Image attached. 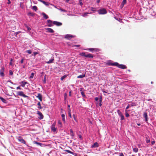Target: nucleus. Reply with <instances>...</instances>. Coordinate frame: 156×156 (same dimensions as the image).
Segmentation results:
<instances>
[{
    "label": "nucleus",
    "mask_w": 156,
    "mask_h": 156,
    "mask_svg": "<svg viewBox=\"0 0 156 156\" xmlns=\"http://www.w3.org/2000/svg\"><path fill=\"white\" fill-rule=\"evenodd\" d=\"M110 64L112 66H117L119 68L123 69H126L127 68L126 66L122 64L119 65V64L117 62L110 63Z\"/></svg>",
    "instance_id": "obj_1"
},
{
    "label": "nucleus",
    "mask_w": 156,
    "mask_h": 156,
    "mask_svg": "<svg viewBox=\"0 0 156 156\" xmlns=\"http://www.w3.org/2000/svg\"><path fill=\"white\" fill-rule=\"evenodd\" d=\"M80 55L82 56H84L87 58H93L94 57L93 55L90 54H88L87 52H82L80 53Z\"/></svg>",
    "instance_id": "obj_2"
},
{
    "label": "nucleus",
    "mask_w": 156,
    "mask_h": 156,
    "mask_svg": "<svg viewBox=\"0 0 156 156\" xmlns=\"http://www.w3.org/2000/svg\"><path fill=\"white\" fill-rule=\"evenodd\" d=\"M98 13L99 14H104L107 13V11L105 8L100 9L98 10Z\"/></svg>",
    "instance_id": "obj_3"
},
{
    "label": "nucleus",
    "mask_w": 156,
    "mask_h": 156,
    "mask_svg": "<svg viewBox=\"0 0 156 156\" xmlns=\"http://www.w3.org/2000/svg\"><path fill=\"white\" fill-rule=\"evenodd\" d=\"M56 124V122L55 121L52 124L51 127V130L53 132H55L56 131L57 128L55 127Z\"/></svg>",
    "instance_id": "obj_4"
},
{
    "label": "nucleus",
    "mask_w": 156,
    "mask_h": 156,
    "mask_svg": "<svg viewBox=\"0 0 156 156\" xmlns=\"http://www.w3.org/2000/svg\"><path fill=\"white\" fill-rule=\"evenodd\" d=\"M17 95L22 96L24 98H27L28 97V96L24 94V93L23 91H18L17 92Z\"/></svg>",
    "instance_id": "obj_5"
},
{
    "label": "nucleus",
    "mask_w": 156,
    "mask_h": 156,
    "mask_svg": "<svg viewBox=\"0 0 156 156\" xmlns=\"http://www.w3.org/2000/svg\"><path fill=\"white\" fill-rule=\"evenodd\" d=\"M17 139L19 142L23 144H26L25 141L21 136L18 137L17 138Z\"/></svg>",
    "instance_id": "obj_6"
},
{
    "label": "nucleus",
    "mask_w": 156,
    "mask_h": 156,
    "mask_svg": "<svg viewBox=\"0 0 156 156\" xmlns=\"http://www.w3.org/2000/svg\"><path fill=\"white\" fill-rule=\"evenodd\" d=\"M117 112L118 114L121 117V120H123L124 119V116L123 114H122V113L119 110H117Z\"/></svg>",
    "instance_id": "obj_7"
},
{
    "label": "nucleus",
    "mask_w": 156,
    "mask_h": 156,
    "mask_svg": "<svg viewBox=\"0 0 156 156\" xmlns=\"http://www.w3.org/2000/svg\"><path fill=\"white\" fill-rule=\"evenodd\" d=\"M86 50H88L89 51H91L92 52H93L94 51H99V50L98 49L96 48H87L86 49Z\"/></svg>",
    "instance_id": "obj_8"
},
{
    "label": "nucleus",
    "mask_w": 156,
    "mask_h": 156,
    "mask_svg": "<svg viewBox=\"0 0 156 156\" xmlns=\"http://www.w3.org/2000/svg\"><path fill=\"white\" fill-rule=\"evenodd\" d=\"M74 37V36L72 35H71L70 34H67L65 36V38L69 40Z\"/></svg>",
    "instance_id": "obj_9"
},
{
    "label": "nucleus",
    "mask_w": 156,
    "mask_h": 156,
    "mask_svg": "<svg viewBox=\"0 0 156 156\" xmlns=\"http://www.w3.org/2000/svg\"><path fill=\"white\" fill-rule=\"evenodd\" d=\"M52 23L54 25H56L58 26H61L62 25V23H61L56 21H53Z\"/></svg>",
    "instance_id": "obj_10"
},
{
    "label": "nucleus",
    "mask_w": 156,
    "mask_h": 156,
    "mask_svg": "<svg viewBox=\"0 0 156 156\" xmlns=\"http://www.w3.org/2000/svg\"><path fill=\"white\" fill-rule=\"evenodd\" d=\"M48 26L49 27H51L52 26V21L51 20H47Z\"/></svg>",
    "instance_id": "obj_11"
},
{
    "label": "nucleus",
    "mask_w": 156,
    "mask_h": 156,
    "mask_svg": "<svg viewBox=\"0 0 156 156\" xmlns=\"http://www.w3.org/2000/svg\"><path fill=\"white\" fill-rule=\"evenodd\" d=\"M4 68H2L0 71V75L1 76H4Z\"/></svg>",
    "instance_id": "obj_12"
},
{
    "label": "nucleus",
    "mask_w": 156,
    "mask_h": 156,
    "mask_svg": "<svg viewBox=\"0 0 156 156\" xmlns=\"http://www.w3.org/2000/svg\"><path fill=\"white\" fill-rule=\"evenodd\" d=\"M36 97L38 98L40 101H42V95L41 94L38 93L37 94V95L36 96Z\"/></svg>",
    "instance_id": "obj_13"
},
{
    "label": "nucleus",
    "mask_w": 156,
    "mask_h": 156,
    "mask_svg": "<svg viewBox=\"0 0 156 156\" xmlns=\"http://www.w3.org/2000/svg\"><path fill=\"white\" fill-rule=\"evenodd\" d=\"M38 115L40 116L39 118L40 119H42L43 118L44 116L42 113L39 111H38L37 112Z\"/></svg>",
    "instance_id": "obj_14"
},
{
    "label": "nucleus",
    "mask_w": 156,
    "mask_h": 156,
    "mask_svg": "<svg viewBox=\"0 0 156 156\" xmlns=\"http://www.w3.org/2000/svg\"><path fill=\"white\" fill-rule=\"evenodd\" d=\"M99 147L98 144L97 142H95L94 143V144L92 145L91 147L92 148L97 147Z\"/></svg>",
    "instance_id": "obj_15"
},
{
    "label": "nucleus",
    "mask_w": 156,
    "mask_h": 156,
    "mask_svg": "<svg viewBox=\"0 0 156 156\" xmlns=\"http://www.w3.org/2000/svg\"><path fill=\"white\" fill-rule=\"evenodd\" d=\"M46 30H47V32L49 33H53L54 31L51 28H47Z\"/></svg>",
    "instance_id": "obj_16"
},
{
    "label": "nucleus",
    "mask_w": 156,
    "mask_h": 156,
    "mask_svg": "<svg viewBox=\"0 0 156 156\" xmlns=\"http://www.w3.org/2000/svg\"><path fill=\"white\" fill-rule=\"evenodd\" d=\"M144 117L145 118V120L146 122L147 121V115L146 112H145L143 115Z\"/></svg>",
    "instance_id": "obj_17"
},
{
    "label": "nucleus",
    "mask_w": 156,
    "mask_h": 156,
    "mask_svg": "<svg viewBox=\"0 0 156 156\" xmlns=\"http://www.w3.org/2000/svg\"><path fill=\"white\" fill-rule=\"evenodd\" d=\"M64 151L66 152H68V153L74 155H75V154H75V153H73L69 150H65Z\"/></svg>",
    "instance_id": "obj_18"
},
{
    "label": "nucleus",
    "mask_w": 156,
    "mask_h": 156,
    "mask_svg": "<svg viewBox=\"0 0 156 156\" xmlns=\"http://www.w3.org/2000/svg\"><path fill=\"white\" fill-rule=\"evenodd\" d=\"M42 14L44 18L45 19H46L48 18L49 17L45 13L43 12Z\"/></svg>",
    "instance_id": "obj_19"
},
{
    "label": "nucleus",
    "mask_w": 156,
    "mask_h": 156,
    "mask_svg": "<svg viewBox=\"0 0 156 156\" xmlns=\"http://www.w3.org/2000/svg\"><path fill=\"white\" fill-rule=\"evenodd\" d=\"M86 73L83 75H80L77 76V78H82L85 76Z\"/></svg>",
    "instance_id": "obj_20"
},
{
    "label": "nucleus",
    "mask_w": 156,
    "mask_h": 156,
    "mask_svg": "<svg viewBox=\"0 0 156 156\" xmlns=\"http://www.w3.org/2000/svg\"><path fill=\"white\" fill-rule=\"evenodd\" d=\"M21 83V86L23 87H24L25 86V85L27 83L26 82L22 81Z\"/></svg>",
    "instance_id": "obj_21"
},
{
    "label": "nucleus",
    "mask_w": 156,
    "mask_h": 156,
    "mask_svg": "<svg viewBox=\"0 0 156 156\" xmlns=\"http://www.w3.org/2000/svg\"><path fill=\"white\" fill-rule=\"evenodd\" d=\"M0 99L3 103H7V101L3 98L0 97Z\"/></svg>",
    "instance_id": "obj_22"
},
{
    "label": "nucleus",
    "mask_w": 156,
    "mask_h": 156,
    "mask_svg": "<svg viewBox=\"0 0 156 156\" xmlns=\"http://www.w3.org/2000/svg\"><path fill=\"white\" fill-rule=\"evenodd\" d=\"M126 0H123L122 2L121 6L123 7L125 4L126 3Z\"/></svg>",
    "instance_id": "obj_23"
},
{
    "label": "nucleus",
    "mask_w": 156,
    "mask_h": 156,
    "mask_svg": "<svg viewBox=\"0 0 156 156\" xmlns=\"http://www.w3.org/2000/svg\"><path fill=\"white\" fill-rule=\"evenodd\" d=\"M58 127L61 128L62 127V122L60 120H59L58 121Z\"/></svg>",
    "instance_id": "obj_24"
},
{
    "label": "nucleus",
    "mask_w": 156,
    "mask_h": 156,
    "mask_svg": "<svg viewBox=\"0 0 156 156\" xmlns=\"http://www.w3.org/2000/svg\"><path fill=\"white\" fill-rule=\"evenodd\" d=\"M54 59L53 58H52L51 59H50L48 61L46 62V63L47 64H50L52 63L53 61H54Z\"/></svg>",
    "instance_id": "obj_25"
},
{
    "label": "nucleus",
    "mask_w": 156,
    "mask_h": 156,
    "mask_svg": "<svg viewBox=\"0 0 156 156\" xmlns=\"http://www.w3.org/2000/svg\"><path fill=\"white\" fill-rule=\"evenodd\" d=\"M27 15L29 16H34V14L31 12H30L28 13Z\"/></svg>",
    "instance_id": "obj_26"
},
{
    "label": "nucleus",
    "mask_w": 156,
    "mask_h": 156,
    "mask_svg": "<svg viewBox=\"0 0 156 156\" xmlns=\"http://www.w3.org/2000/svg\"><path fill=\"white\" fill-rule=\"evenodd\" d=\"M128 112V110H125V115L126 117H128L129 116V115Z\"/></svg>",
    "instance_id": "obj_27"
},
{
    "label": "nucleus",
    "mask_w": 156,
    "mask_h": 156,
    "mask_svg": "<svg viewBox=\"0 0 156 156\" xmlns=\"http://www.w3.org/2000/svg\"><path fill=\"white\" fill-rule=\"evenodd\" d=\"M37 105L38 106V108L39 109H41L42 108V107L41 106V103H40V102H39L37 104Z\"/></svg>",
    "instance_id": "obj_28"
},
{
    "label": "nucleus",
    "mask_w": 156,
    "mask_h": 156,
    "mask_svg": "<svg viewBox=\"0 0 156 156\" xmlns=\"http://www.w3.org/2000/svg\"><path fill=\"white\" fill-rule=\"evenodd\" d=\"M62 117V121L64 122H65V115L64 114H62L61 115Z\"/></svg>",
    "instance_id": "obj_29"
},
{
    "label": "nucleus",
    "mask_w": 156,
    "mask_h": 156,
    "mask_svg": "<svg viewBox=\"0 0 156 156\" xmlns=\"http://www.w3.org/2000/svg\"><path fill=\"white\" fill-rule=\"evenodd\" d=\"M70 135L72 136H73L74 135V133H73V130L72 129L70 130Z\"/></svg>",
    "instance_id": "obj_30"
},
{
    "label": "nucleus",
    "mask_w": 156,
    "mask_h": 156,
    "mask_svg": "<svg viewBox=\"0 0 156 156\" xmlns=\"http://www.w3.org/2000/svg\"><path fill=\"white\" fill-rule=\"evenodd\" d=\"M133 150L134 152L135 153H136L138 152V149L137 148H133Z\"/></svg>",
    "instance_id": "obj_31"
},
{
    "label": "nucleus",
    "mask_w": 156,
    "mask_h": 156,
    "mask_svg": "<svg viewBox=\"0 0 156 156\" xmlns=\"http://www.w3.org/2000/svg\"><path fill=\"white\" fill-rule=\"evenodd\" d=\"M46 76H47V75H45L44 76V80L43 81V82L44 83H46Z\"/></svg>",
    "instance_id": "obj_32"
},
{
    "label": "nucleus",
    "mask_w": 156,
    "mask_h": 156,
    "mask_svg": "<svg viewBox=\"0 0 156 156\" xmlns=\"http://www.w3.org/2000/svg\"><path fill=\"white\" fill-rule=\"evenodd\" d=\"M33 9L35 11H37V7L36 6H34L32 7Z\"/></svg>",
    "instance_id": "obj_33"
},
{
    "label": "nucleus",
    "mask_w": 156,
    "mask_h": 156,
    "mask_svg": "<svg viewBox=\"0 0 156 156\" xmlns=\"http://www.w3.org/2000/svg\"><path fill=\"white\" fill-rule=\"evenodd\" d=\"M34 73H31L30 76V79H32L33 78L34 76Z\"/></svg>",
    "instance_id": "obj_34"
},
{
    "label": "nucleus",
    "mask_w": 156,
    "mask_h": 156,
    "mask_svg": "<svg viewBox=\"0 0 156 156\" xmlns=\"http://www.w3.org/2000/svg\"><path fill=\"white\" fill-rule=\"evenodd\" d=\"M81 94L82 97H83V98H84L86 96L84 94V92L83 91H81Z\"/></svg>",
    "instance_id": "obj_35"
},
{
    "label": "nucleus",
    "mask_w": 156,
    "mask_h": 156,
    "mask_svg": "<svg viewBox=\"0 0 156 156\" xmlns=\"http://www.w3.org/2000/svg\"><path fill=\"white\" fill-rule=\"evenodd\" d=\"M102 97L101 96L100 97V98H99V103H102Z\"/></svg>",
    "instance_id": "obj_36"
},
{
    "label": "nucleus",
    "mask_w": 156,
    "mask_h": 156,
    "mask_svg": "<svg viewBox=\"0 0 156 156\" xmlns=\"http://www.w3.org/2000/svg\"><path fill=\"white\" fill-rule=\"evenodd\" d=\"M66 76L67 75H65L63 76L61 78V80H62L64 79H65L66 77Z\"/></svg>",
    "instance_id": "obj_37"
},
{
    "label": "nucleus",
    "mask_w": 156,
    "mask_h": 156,
    "mask_svg": "<svg viewBox=\"0 0 156 156\" xmlns=\"http://www.w3.org/2000/svg\"><path fill=\"white\" fill-rule=\"evenodd\" d=\"M26 51V52L28 53L29 54H30L32 53V51L30 50H27Z\"/></svg>",
    "instance_id": "obj_38"
},
{
    "label": "nucleus",
    "mask_w": 156,
    "mask_h": 156,
    "mask_svg": "<svg viewBox=\"0 0 156 156\" xmlns=\"http://www.w3.org/2000/svg\"><path fill=\"white\" fill-rule=\"evenodd\" d=\"M73 119H74V120L76 122H77V120L76 119V115L75 114H73Z\"/></svg>",
    "instance_id": "obj_39"
},
{
    "label": "nucleus",
    "mask_w": 156,
    "mask_h": 156,
    "mask_svg": "<svg viewBox=\"0 0 156 156\" xmlns=\"http://www.w3.org/2000/svg\"><path fill=\"white\" fill-rule=\"evenodd\" d=\"M68 115L70 117V118H72V116L71 115V112H70V111H69L68 112Z\"/></svg>",
    "instance_id": "obj_40"
},
{
    "label": "nucleus",
    "mask_w": 156,
    "mask_h": 156,
    "mask_svg": "<svg viewBox=\"0 0 156 156\" xmlns=\"http://www.w3.org/2000/svg\"><path fill=\"white\" fill-rule=\"evenodd\" d=\"M95 9V8H94L93 7H91L90 8L91 10L94 12H95L96 11V10H94Z\"/></svg>",
    "instance_id": "obj_41"
},
{
    "label": "nucleus",
    "mask_w": 156,
    "mask_h": 156,
    "mask_svg": "<svg viewBox=\"0 0 156 156\" xmlns=\"http://www.w3.org/2000/svg\"><path fill=\"white\" fill-rule=\"evenodd\" d=\"M45 5H48V4L47 2H46L44 1H43L42 2Z\"/></svg>",
    "instance_id": "obj_42"
},
{
    "label": "nucleus",
    "mask_w": 156,
    "mask_h": 156,
    "mask_svg": "<svg viewBox=\"0 0 156 156\" xmlns=\"http://www.w3.org/2000/svg\"><path fill=\"white\" fill-rule=\"evenodd\" d=\"M10 62L9 63V65L12 66V61L13 59H12V58H10Z\"/></svg>",
    "instance_id": "obj_43"
},
{
    "label": "nucleus",
    "mask_w": 156,
    "mask_h": 156,
    "mask_svg": "<svg viewBox=\"0 0 156 156\" xmlns=\"http://www.w3.org/2000/svg\"><path fill=\"white\" fill-rule=\"evenodd\" d=\"M88 14V12H85L84 13L83 16H87V15Z\"/></svg>",
    "instance_id": "obj_44"
},
{
    "label": "nucleus",
    "mask_w": 156,
    "mask_h": 156,
    "mask_svg": "<svg viewBox=\"0 0 156 156\" xmlns=\"http://www.w3.org/2000/svg\"><path fill=\"white\" fill-rule=\"evenodd\" d=\"M24 58H22L20 61V63L21 64H22L23 63V61L24 60Z\"/></svg>",
    "instance_id": "obj_45"
},
{
    "label": "nucleus",
    "mask_w": 156,
    "mask_h": 156,
    "mask_svg": "<svg viewBox=\"0 0 156 156\" xmlns=\"http://www.w3.org/2000/svg\"><path fill=\"white\" fill-rule=\"evenodd\" d=\"M59 10L60 11H63V12H66V11L64 9H60Z\"/></svg>",
    "instance_id": "obj_46"
},
{
    "label": "nucleus",
    "mask_w": 156,
    "mask_h": 156,
    "mask_svg": "<svg viewBox=\"0 0 156 156\" xmlns=\"http://www.w3.org/2000/svg\"><path fill=\"white\" fill-rule=\"evenodd\" d=\"M136 105V104L134 103H132L131 104V106H133Z\"/></svg>",
    "instance_id": "obj_47"
},
{
    "label": "nucleus",
    "mask_w": 156,
    "mask_h": 156,
    "mask_svg": "<svg viewBox=\"0 0 156 156\" xmlns=\"http://www.w3.org/2000/svg\"><path fill=\"white\" fill-rule=\"evenodd\" d=\"M38 53L36 52H34L33 53V54L34 56H35Z\"/></svg>",
    "instance_id": "obj_48"
},
{
    "label": "nucleus",
    "mask_w": 156,
    "mask_h": 156,
    "mask_svg": "<svg viewBox=\"0 0 156 156\" xmlns=\"http://www.w3.org/2000/svg\"><path fill=\"white\" fill-rule=\"evenodd\" d=\"M35 143L36 144H37V145H40V146H41V144H42L41 143H39V142H36Z\"/></svg>",
    "instance_id": "obj_49"
},
{
    "label": "nucleus",
    "mask_w": 156,
    "mask_h": 156,
    "mask_svg": "<svg viewBox=\"0 0 156 156\" xmlns=\"http://www.w3.org/2000/svg\"><path fill=\"white\" fill-rule=\"evenodd\" d=\"M9 74L10 75H12L13 74V72L11 70H10L9 71Z\"/></svg>",
    "instance_id": "obj_50"
},
{
    "label": "nucleus",
    "mask_w": 156,
    "mask_h": 156,
    "mask_svg": "<svg viewBox=\"0 0 156 156\" xmlns=\"http://www.w3.org/2000/svg\"><path fill=\"white\" fill-rule=\"evenodd\" d=\"M26 27L27 28V30H31L30 28L28 26H26Z\"/></svg>",
    "instance_id": "obj_51"
},
{
    "label": "nucleus",
    "mask_w": 156,
    "mask_h": 156,
    "mask_svg": "<svg viewBox=\"0 0 156 156\" xmlns=\"http://www.w3.org/2000/svg\"><path fill=\"white\" fill-rule=\"evenodd\" d=\"M78 136L80 139H82V136L81 135H78Z\"/></svg>",
    "instance_id": "obj_52"
},
{
    "label": "nucleus",
    "mask_w": 156,
    "mask_h": 156,
    "mask_svg": "<svg viewBox=\"0 0 156 156\" xmlns=\"http://www.w3.org/2000/svg\"><path fill=\"white\" fill-rule=\"evenodd\" d=\"M129 105H128L127 106L126 108V110H127V109L129 108Z\"/></svg>",
    "instance_id": "obj_53"
},
{
    "label": "nucleus",
    "mask_w": 156,
    "mask_h": 156,
    "mask_svg": "<svg viewBox=\"0 0 156 156\" xmlns=\"http://www.w3.org/2000/svg\"><path fill=\"white\" fill-rule=\"evenodd\" d=\"M80 4L81 5H82L83 4V3L81 2V0H80Z\"/></svg>",
    "instance_id": "obj_54"
},
{
    "label": "nucleus",
    "mask_w": 156,
    "mask_h": 156,
    "mask_svg": "<svg viewBox=\"0 0 156 156\" xmlns=\"http://www.w3.org/2000/svg\"><path fill=\"white\" fill-rule=\"evenodd\" d=\"M16 89L17 90H18V89H19V90H21V88H20V86H19V87H17Z\"/></svg>",
    "instance_id": "obj_55"
},
{
    "label": "nucleus",
    "mask_w": 156,
    "mask_h": 156,
    "mask_svg": "<svg viewBox=\"0 0 156 156\" xmlns=\"http://www.w3.org/2000/svg\"><path fill=\"white\" fill-rule=\"evenodd\" d=\"M95 100L96 101H98L99 100V98L98 97H96L95 98Z\"/></svg>",
    "instance_id": "obj_56"
},
{
    "label": "nucleus",
    "mask_w": 156,
    "mask_h": 156,
    "mask_svg": "<svg viewBox=\"0 0 156 156\" xmlns=\"http://www.w3.org/2000/svg\"><path fill=\"white\" fill-rule=\"evenodd\" d=\"M146 142L147 143H148L150 142V140H147L146 141Z\"/></svg>",
    "instance_id": "obj_57"
},
{
    "label": "nucleus",
    "mask_w": 156,
    "mask_h": 156,
    "mask_svg": "<svg viewBox=\"0 0 156 156\" xmlns=\"http://www.w3.org/2000/svg\"><path fill=\"white\" fill-rule=\"evenodd\" d=\"M119 154H120V155L119 156H124L123 154L122 153H120Z\"/></svg>",
    "instance_id": "obj_58"
},
{
    "label": "nucleus",
    "mask_w": 156,
    "mask_h": 156,
    "mask_svg": "<svg viewBox=\"0 0 156 156\" xmlns=\"http://www.w3.org/2000/svg\"><path fill=\"white\" fill-rule=\"evenodd\" d=\"M151 143L152 145H153L155 143V141H151Z\"/></svg>",
    "instance_id": "obj_59"
},
{
    "label": "nucleus",
    "mask_w": 156,
    "mask_h": 156,
    "mask_svg": "<svg viewBox=\"0 0 156 156\" xmlns=\"http://www.w3.org/2000/svg\"><path fill=\"white\" fill-rule=\"evenodd\" d=\"M8 2L7 3L8 4H10L11 3L10 0H8Z\"/></svg>",
    "instance_id": "obj_60"
},
{
    "label": "nucleus",
    "mask_w": 156,
    "mask_h": 156,
    "mask_svg": "<svg viewBox=\"0 0 156 156\" xmlns=\"http://www.w3.org/2000/svg\"><path fill=\"white\" fill-rule=\"evenodd\" d=\"M75 46L76 47H79L80 46V45H75Z\"/></svg>",
    "instance_id": "obj_61"
},
{
    "label": "nucleus",
    "mask_w": 156,
    "mask_h": 156,
    "mask_svg": "<svg viewBox=\"0 0 156 156\" xmlns=\"http://www.w3.org/2000/svg\"><path fill=\"white\" fill-rule=\"evenodd\" d=\"M100 2V0H97V2L98 3H99Z\"/></svg>",
    "instance_id": "obj_62"
},
{
    "label": "nucleus",
    "mask_w": 156,
    "mask_h": 156,
    "mask_svg": "<svg viewBox=\"0 0 156 156\" xmlns=\"http://www.w3.org/2000/svg\"><path fill=\"white\" fill-rule=\"evenodd\" d=\"M99 105L100 107H101L102 105V104L101 103H99Z\"/></svg>",
    "instance_id": "obj_63"
},
{
    "label": "nucleus",
    "mask_w": 156,
    "mask_h": 156,
    "mask_svg": "<svg viewBox=\"0 0 156 156\" xmlns=\"http://www.w3.org/2000/svg\"><path fill=\"white\" fill-rule=\"evenodd\" d=\"M96 106H97L98 105V102H97L96 103Z\"/></svg>",
    "instance_id": "obj_64"
}]
</instances>
